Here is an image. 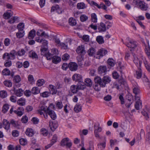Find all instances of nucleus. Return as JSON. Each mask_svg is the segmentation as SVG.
Segmentation results:
<instances>
[{
    "label": "nucleus",
    "mask_w": 150,
    "mask_h": 150,
    "mask_svg": "<svg viewBox=\"0 0 150 150\" xmlns=\"http://www.w3.org/2000/svg\"><path fill=\"white\" fill-rule=\"evenodd\" d=\"M49 87L50 92L52 94L54 95L56 93L57 91L55 86L52 85H50L49 86Z\"/></svg>",
    "instance_id": "5701e85b"
},
{
    "label": "nucleus",
    "mask_w": 150,
    "mask_h": 150,
    "mask_svg": "<svg viewBox=\"0 0 150 150\" xmlns=\"http://www.w3.org/2000/svg\"><path fill=\"white\" fill-rule=\"evenodd\" d=\"M127 39L128 42L126 43L125 45L128 47L132 49L130 50V51L133 50L137 46L136 42L129 38H127Z\"/></svg>",
    "instance_id": "20e7f679"
},
{
    "label": "nucleus",
    "mask_w": 150,
    "mask_h": 150,
    "mask_svg": "<svg viewBox=\"0 0 150 150\" xmlns=\"http://www.w3.org/2000/svg\"><path fill=\"white\" fill-rule=\"evenodd\" d=\"M29 56L32 57L33 58H35L38 57V55L35 52H30Z\"/></svg>",
    "instance_id": "338daca9"
},
{
    "label": "nucleus",
    "mask_w": 150,
    "mask_h": 150,
    "mask_svg": "<svg viewBox=\"0 0 150 150\" xmlns=\"http://www.w3.org/2000/svg\"><path fill=\"white\" fill-rule=\"evenodd\" d=\"M52 62L55 64H57L61 60V58L59 56H53L52 58Z\"/></svg>",
    "instance_id": "bb28decb"
},
{
    "label": "nucleus",
    "mask_w": 150,
    "mask_h": 150,
    "mask_svg": "<svg viewBox=\"0 0 150 150\" xmlns=\"http://www.w3.org/2000/svg\"><path fill=\"white\" fill-rule=\"evenodd\" d=\"M50 107H48L47 108V113L50 115L51 118L53 120H54L57 118V115L55 112L52 110H51Z\"/></svg>",
    "instance_id": "9b49d317"
},
{
    "label": "nucleus",
    "mask_w": 150,
    "mask_h": 150,
    "mask_svg": "<svg viewBox=\"0 0 150 150\" xmlns=\"http://www.w3.org/2000/svg\"><path fill=\"white\" fill-rule=\"evenodd\" d=\"M44 55L46 57L48 60L51 59L52 57V54L49 52H47V53H46Z\"/></svg>",
    "instance_id": "13d9d810"
},
{
    "label": "nucleus",
    "mask_w": 150,
    "mask_h": 150,
    "mask_svg": "<svg viewBox=\"0 0 150 150\" xmlns=\"http://www.w3.org/2000/svg\"><path fill=\"white\" fill-rule=\"evenodd\" d=\"M69 23L70 25L74 26L76 24V20L74 18H70L69 20Z\"/></svg>",
    "instance_id": "c85d7f7f"
},
{
    "label": "nucleus",
    "mask_w": 150,
    "mask_h": 150,
    "mask_svg": "<svg viewBox=\"0 0 150 150\" xmlns=\"http://www.w3.org/2000/svg\"><path fill=\"white\" fill-rule=\"evenodd\" d=\"M69 141V139L68 138H66L63 139L61 142V145L62 146H65L67 144V143Z\"/></svg>",
    "instance_id": "c03bdc74"
},
{
    "label": "nucleus",
    "mask_w": 150,
    "mask_h": 150,
    "mask_svg": "<svg viewBox=\"0 0 150 150\" xmlns=\"http://www.w3.org/2000/svg\"><path fill=\"white\" fill-rule=\"evenodd\" d=\"M3 126L4 128L6 130H8L10 128V123L7 120L4 119L2 121Z\"/></svg>",
    "instance_id": "2eb2a0df"
},
{
    "label": "nucleus",
    "mask_w": 150,
    "mask_h": 150,
    "mask_svg": "<svg viewBox=\"0 0 150 150\" xmlns=\"http://www.w3.org/2000/svg\"><path fill=\"white\" fill-rule=\"evenodd\" d=\"M13 91L14 94L18 97L21 96L23 93V90L21 88L16 89L14 88Z\"/></svg>",
    "instance_id": "ddd939ff"
},
{
    "label": "nucleus",
    "mask_w": 150,
    "mask_h": 150,
    "mask_svg": "<svg viewBox=\"0 0 150 150\" xmlns=\"http://www.w3.org/2000/svg\"><path fill=\"white\" fill-rule=\"evenodd\" d=\"M7 96V92L4 90L0 91V97L2 98H6Z\"/></svg>",
    "instance_id": "ea45409f"
},
{
    "label": "nucleus",
    "mask_w": 150,
    "mask_h": 150,
    "mask_svg": "<svg viewBox=\"0 0 150 150\" xmlns=\"http://www.w3.org/2000/svg\"><path fill=\"white\" fill-rule=\"evenodd\" d=\"M91 20L92 22L96 23L97 22V16L95 13H92L91 14Z\"/></svg>",
    "instance_id": "7c9ffc66"
},
{
    "label": "nucleus",
    "mask_w": 150,
    "mask_h": 150,
    "mask_svg": "<svg viewBox=\"0 0 150 150\" xmlns=\"http://www.w3.org/2000/svg\"><path fill=\"white\" fill-rule=\"evenodd\" d=\"M68 67L69 68V64H68L66 63H64L62 67V69L65 70H66Z\"/></svg>",
    "instance_id": "69168bd1"
},
{
    "label": "nucleus",
    "mask_w": 150,
    "mask_h": 150,
    "mask_svg": "<svg viewBox=\"0 0 150 150\" xmlns=\"http://www.w3.org/2000/svg\"><path fill=\"white\" fill-rule=\"evenodd\" d=\"M98 148H100L101 150H102L105 147L106 143L104 142L103 143H100L98 144L97 145Z\"/></svg>",
    "instance_id": "a19ab883"
},
{
    "label": "nucleus",
    "mask_w": 150,
    "mask_h": 150,
    "mask_svg": "<svg viewBox=\"0 0 150 150\" xmlns=\"http://www.w3.org/2000/svg\"><path fill=\"white\" fill-rule=\"evenodd\" d=\"M82 93H79L74 96L72 98V100L74 102L76 103L77 102L78 99L80 98L82 96Z\"/></svg>",
    "instance_id": "a878e982"
},
{
    "label": "nucleus",
    "mask_w": 150,
    "mask_h": 150,
    "mask_svg": "<svg viewBox=\"0 0 150 150\" xmlns=\"http://www.w3.org/2000/svg\"><path fill=\"white\" fill-rule=\"evenodd\" d=\"M95 49L93 47H91L88 51V54L90 56H92L95 54Z\"/></svg>",
    "instance_id": "e433bc0d"
},
{
    "label": "nucleus",
    "mask_w": 150,
    "mask_h": 150,
    "mask_svg": "<svg viewBox=\"0 0 150 150\" xmlns=\"http://www.w3.org/2000/svg\"><path fill=\"white\" fill-rule=\"evenodd\" d=\"M40 96L43 98H47L48 97L49 95L50 94L47 91H45L44 92L41 93L40 94Z\"/></svg>",
    "instance_id": "e2e57ef3"
},
{
    "label": "nucleus",
    "mask_w": 150,
    "mask_h": 150,
    "mask_svg": "<svg viewBox=\"0 0 150 150\" xmlns=\"http://www.w3.org/2000/svg\"><path fill=\"white\" fill-rule=\"evenodd\" d=\"M98 30L99 32L105 31L106 30V27L105 24L103 23H100Z\"/></svg>",
    "instance_id": "b1692460"
},
{
    "label": "nucleus",
    "mask_w": 150,
    "mask_h": 150,
    "mask_svg": "<svg viewBox=\"0 0 150 150\" xmlns=\"http://www.w3.org/2000/svg\"><path fill=\"white\" fill-rule=\"evenodd\" d=\"M31 121L34 124H38L39 122V120L36 117H33L31 119Z\"/></svg>",
    "instance_id": "774afa93"
},
{
    "label": "nucleus",
    "mask_w": 150,
    "mask_h": 150,
    "mask_svg": "<svg viewBox=\"0 0 150 150\" xmlns=\"http://www.w3.org/2000/svg\"><path fill=\"white\" fill-rule=\"evenodd\" d=\"M77 65L75 63L71 62L69 63V68L71 71H76L77 69Z\"/></svg>",
    "instance_id": "f3484780"
},
{
    "label": "nucleus",
    "mask_w": 150,
    "mask_h": 150,
    "mask_svg": "<svg viewBox=\"0 0 150 150\" xmlns=\"http://www.w3.org/2000/svg\"><path fill=\"white\" fill-rule=\"evenodd\" d=\"M20 144L22 145H25L27 143V140L26 139L21 138L19 140Z\"/></svg>",
    "instance_id": "6e6d98bb"
},
{
    "label": "nucleus",
    "mask_w": 150,
    "mask_h": 150,
    "mask_svg": "<svg viewBox=\"0 0 150 150\" xmlns=\"http://www.w3.org/2000/svg\"><path fill=\"white\" fill-rule=\"evenodd\" d=\"M35 30H31L29 33L28 38L30 39H33L35 35Z\"/></svg>",
    "instance_id": "c9c22d12"
},
{
    "label": "nucleus",
    "mask_w": 150,
    "mask_h": 150,
    "mask_svg": "<svg viewBox=\"0 0 150 150\" xmlns=\"http://www.w3.org/2000/svg\"><path fill=\"white\" fill-rule=\"evenodd\" d=\"M82 78L81 75L77 74H74L72 77V79L75 81H79L81 80Z\"/></svg>",
    "instance_id": "6ab92c4d"
},
{
    "label": "nucleus",
    "mask_w": 150,
    "mask_h": 150,
    "mask_svg": "<svg viewBox=\"0 0 150 150\" xmlns=\"http://www.w3.org/2000/svg\"><path fill=\"white\" fill-rule=\"evenodd\" d=\"M133 57V62L138 68L141 67L142 61L139 60L136 55L134 54H132Z\"/></svg>",
    "instance_id": "1a4fd4ad"
},
{
    "label": "nucleus",
    "mask_w": 150,
    "mask_h": 150,
    "mask_svg": "<svg viewBox=\"0 0 150 150\" xmlns=\"http://www.w3.org/2000/svg\"><path fill=\"white\" fill-rule=\"evenodd\" d=\"M74 110L76 112H78L81 110V106L80 105L76 104L74 106Z\"/></svg>",
    "instance_id": "f704fd0d"
},
{
    "label": "nucleus",
    "mask_w": 150,
    "mask_h": 150,
    "mask_svg": "<svg viewBox=\"0 0 150 150\" xmlns=\"http://www.w3.org/2000/svg\"><path fill=\"white\" fill-rule=\"evenodd\" d=\"M142 113L145 117L146 120H148L149 118L150 115V112L148 109L146 108L144 110L142 111Z\"/></svg>",
    "instance_id": "dca6fc26"
},
{
    "label": "nucleus",
    "mask_w": 150,
    "mask_h": 150,
    "mask_svg": "<svg viewBox=\"0 0 150 150\" xmlns=\"http://www.w3.org/2000/svg\"><path fill=\"white\" fill-rule=\"evenodd\" d=\"M76 52L82 55H84L86 53L84 46L83 45L79 46L76 50Z\"/></svg>",
    "instance_id": "f8f14e48"
},
{
    "label": "nucleus",
    "mask_w": 150,
    "mask_h": 150,
    "mask_svg": "<svg viewBox=\"0 0 150 150\" xmlns=\"http://www.w3.org/2000/svg\"><path fill=\"white\" fill-rule=\"evenodd\" d=\"M88 19V17L85 15H82L80 17V20L82 22L85 21H86Z\"/></svg>",
    "instance_id": "052dcab7"
},
{
    "label": "nucleus",
    "mask_w": 150,
    "mask_h": 150,
    "mask_svg": "<svg viewBox=\"0 0 150 150\" xmlns=\"http://www.w3.org/2000/svg\"><path fill=\"white\" fill-rule=\"evenodd\" d=\"M94 80L95 82L97 84L94 86V88L96 90L99 91L100 89L98 88V84H99L100 87H104L107 84L109 83L111 81V78L108 75L104 76L102 79L99 76H97L95 78Z\"/></svg>",
    "instance_id": "f257e3e1"
},
{
    "label": "nucleus",
    "mask_w": 150,
    "mask_h": 150,
    "mask_svg": "<svg viewBox=\"0 0 150 150\" xmlns=\"http://www.w3.org/2000/svg\"><path fill=\"white\" fill-rule=\"evenodd\" d=\"M13 14V12L11 10H8L4 13L3 15L5 19H8Z\"/></svg>",
    "instance_id": "412c9836"
},
{
    "label": "nucleus",
    "mask_w": 150,
    "mask_h": 150,
    "mask_svg": "<svg viewBox=\"0 0 150 150\" xmlns=\"http://www.w3.org/2000/svg\"><path fill=\"white\" fill-rule=\"evenodd\" d=\"M8 105L7 104H5L3 106L2 111L3 113H5L8 110Z\"/></svg>",
    "instance_id": "5fc2aeb1"
},
{
    "label": "nucleus",
    "mask_w": 150,
    "mask_h": 150,
    "mask_svg": "<svg viewBox=\"0 0 150 150\" xmlns=\"http://www.w3.org/2000/svg\"><path fill=\"white\" fill-rule=\"evenodd\" d=\"M2 74L4 75H10L11 72L8 69L6 68L3 70Z\"/></svg>",
    "instance_id": "de8ad7c7"
},
{
    "label": "nucleus",
    "mask_w": 150,
    "mask_h": 150,
    "mask_svg": "<svg viewBox=\"0 0 150 150\" xmlns=\"http://www.w3.org/2000/svg\"><path fill=\"white\" fill-rule=\"evenodd\" d=\"M44 83V80L43 79H39L37 81V85L38 86L43 85Z\"/></svg>",
    "instance_id": "4d7b16f0"
},
{
    "label": "nucleus",
    "mask_w": 150,
    "mask_h": 150,
    "mask_svg": "<svg viewBox=\"0 0 150 150\" xmlns=\"http://www.w3.org/2000/svg\"><path fill=\"white\" fill-rule=\"evenodd\" d=\"M58 46L61 47L62 49H66L68 48L67 45L66 43L63 42L61 43Z\"/></svg>",
    "instance_id": "0e129e2a"
},
{
    "label": "nucleus",
    "mask_w": 150,
    "mask_h": 150,
    "mask_svg": "<svg viewBox=\"0 0 150 150\" xmlns=\"http://www.w3.org/2000/svg\"><path fill=\"white\" fill-rule=\"evenodd\" d=\"M133 3L135 5L139 6L142 10H146L147 9V4L143 1L133 0Z\"/></svg>",
    "instance_id": "7ed1b4c3"
},
{
    "label": "nucleus",
    "mask_w": 150,
    "mask_h": 150,
    "mask_svg": "<svg viewBox=\"0 0 150 150\" xmlns=\"http://www.w3.org/2000/svg\"><path fill=\"white\" fill-rule=\"evenodd\" d=\"M138 68V70L136 71L135 76L137 79H139L142 76V70L141 67H139Z\"/></svg>",
    "instance_id": "c756f323"
},
{
    "label": "nucleus",
    "mask_w": 150,
    "mask_h": 150,
    "mask_svg": "<svg viewBox=\"0 0 150 150\" xmlns=\"http://www.w3.org/2000/svg\"><path fill=\"white\" fill-rule=\"evenodd\" d=\"M37 35L38 36L42 37L44 36L45 38H47L49 37V35L45 33L42 30H38L37 32Z\"/></svg>",
    "instance_id": "a211bd4d"
},
{
    "label": "nucleus",
    "mask_w": 150,
    "mask_h": 150,
    "mask_svg": "<svg viewBox=\"0 0 150 150\" xmlns=\"http://www.w3.org/2000/svg\"><path fill=\"white\" fill-rule=\"evenodd\" d=\"M10 123L14 127H16L19 126L18 122L15 121L13 119L11 120Z\"/></svg>",
    "instance_id": "864d4df0"
},
{
    "label": "nucleus",
    "mask_w": 150,
    "mask_h": 150,
    "mask_svg": "<svg viewBox=\"0 0 150 150\" xmlns=\"http://www.w3.org/2000/svg\"><path fill=\"white\" fill-rule=\"evenodd\" d=\"M135 100L136 103L135 105V107L137 110H139L142 108V101L140 100V96H137Z\"/></svg>",
    "instance_id": "6e6552de"
},
{
    "label": "nucleus",
    "mask_w": 150,
    "mask_h": 150,
    "mask_svg": "<svg viewBox=\"0 0 150 150\" xmlns=\"http://www.w3.org/2000/svg\"><path fill=\"white\" fill-rule=\"evenodd\" d=\"M98 73L100 74H105L107 71V68L105 66H100L98 69Z\"/></svg>",
    "instance_id": "0eeeda50"
},
{
    "label": "nucleus",
    "mask_w": 150,
    "mask_h": 150,
    "mask_svg": "<svg viewBox=\"0 0 150 150\" xmlns=\"http://www.w3.org/2000/svg\"><path fill=\"white\" fill-rule=\"evenodd\" d=\"M77 8L79 9H84L85 8V5L83 2L79 3L77 4Z\"/></svg>",
    "instance_id": "49530a36"
},
{
    "label": "nucleus",
    "mask_w": 150,
    "mask_h": 150,
    "mask_svg": "<svg viewBox=\"0 0 150 150\" xmlns=\"http://www.w3.org/2000/svg\"><path fill=\"white\" fill-rule=\"evenodd\" d=\"M96 41L99 44H102L104 42L103 38L101 36H98L96 38Z\"/></svg>",
    "instance_id": "4c0bfd02"
},
{
    "label": "nucleus",
    "mask_w": 150,
    "mask_h": 150,
    "mask_svg": "<svg viewBox=\"0 0 150 150\" xmlns=\"http://www.w3.org/2000/svg\"><path fill=\"white\" fill-rule=\"evenodd\" d=\"M82 87H81L79 86L72 85L71 87V90L72 92L74 93H76L78 90L82 89Z\"/></svg>",
    "instance_id": "4468645a"
},
{
    "label": "nucleus",
    "mask_w": 150,
    "mask_h": 150,
    "mask_svg": "<svg viewBox=\"0 0 150 150\" xmlns=\"http://www.w3.org/2000/svg\"><path fill=\"white\" fill-rule=\"evenodd\" d=\"M133 92L135 94V98L137 96H139L140 97L139 94L140 93V90L138 87L137 86L134 87L133 88Z\"/></svg>",
    "instance_id": "2f4dec72"
},
{
    "label": "nucleus",
    "mask_w": 150,
    "mask_h": 150,
    "mask_svg": "<svg viewBox=\"0 0 150 150\" xmlns=\"http://www.w3.org/2000/svg\"><path fill=\"white\" fill-rule=\"evenodd\" d=\"M49 126L51 130L54 131L58 127V125L57 122L50 120L49 122Z\"/></svg>",
    "instance_id": "9d476101"
},
{
    "label": "nucleus",
    "mask_w": 150,
    "mask_h": 150,
    "mask_svg": "<svg viewBox=\"0 0 150 150\" xmlns=\"http://www.w3.org/2000/svg\"><path fill=\"white\" fill-rule=\"evenodd\" d=\"M145 51L146 54L150 59V47L149 45L146 48Z\"/></svg>",
    "instance_id": "680f3d73"
},
{
    "label": "nucleus",
    "mask_w": 150,
    "mask_h": 150,
    "mask_svg": "<svg viewBox=\"0 0 150 150\" xmlns=\"http://www.w3.org/2000/svg\"><path fill=\"white\" fill-rule=\"evenodd\" d=\"M4 84L6 87H11L12 86V83L10 80H5L4 82Z\"/></svg>",
    "instance_id": "72a5a7b5"
},
{
    "label": "nucleus",
    "mask_w": 150,
    "mask_h": 150,
    "mask_svg": "<svg viewBox=\"0 0 150 150\" xmlns=\"http://www.w3.org/2000/svg\"><path fill=\"white\" fill-rule=\"evenodd\" d=\"M85 84L87 86L91 87L92 85V83L91 80L89 78H87L85 81Z\"/></svg>",
    "instance_id": "58836bf2"
},
{
    "label": "nucleus",
    "mask_w": 150,
    "mask_h": 150,
    "mask_svg": "<svg viewBox=\"0 0 150 150\" xmlns=\"http://www.w3.org/2000/svg\"><path fill=\"white\" fill-rule=\"evenodd\" d=\"M19 31H23L24 28V24L23 23H20L17 26Z\"/></svg>",
    "instance_id": "37998d69"
},
{
    "label": "nucleus",
    "mask_w": 150,
    "mask_h": 150,
    "mask_svg": "<svg viewBox=\"0 0 150 150\" xmlns=\"http://www.w3.org/2000/svg\"><path fill=\"white\" fill-rule=\"evenodd\" d=\"M107 52V50L104 48H101L99 49L97 52L96 58L100 59L103 56L105 55Z\"/></svg>",
    "instance_id": "423d86ee"
},
{
    "label": "nucleus",
    "mask_w": 150,
    "mask_h": 150,
    "mask_svg": "<svg viewBox=\"0 0 150 150\" xmlns=\"http://www.w3.org/2000/svg\"><path fill=\"white\" fill-rule=\"evenodd\" d=\"M32 93L34 95L39 93L40 92V88L37 87H33L31 90Z\"/></svg>",
    "instance_id": "cd10ccee"
},
{
    "label": "nucleus",
    "mask_w": 150,
    "mask_h": 150,
    "mask_svg": "<svg viewBox=\"0 0 150 150\" xmlns=\"http://www.w3.org/2000/svg\"><path fill=\"white\" fill-rule=\"evenodd\" d=\"M25 99L23 98H21L19 99L17 101V103L20 106H23L25 104Z\"/></svg>",
    "instance_id": "393cba45"
},
{
    "label": "nucleus",
    "mask_w": 150,
    "mask_h": 150,
    "mask_svg": "<svg viewBox=\"0 0 150 150\" xmlns=\"http://www.w3.org/2000/svg\"><path fill=\"white\" fill-rule=\"evenodd\" d=\"M41 133L44 136H47L48 134V131L47 130L44 129L42 128L41 129Z\"/></svg>",
    "instance_id": "3c124183"
},
{
    "label": "nucleus",
    "mask_w": 150,
    "mask_h": 150,
    "mask_svg": "<svg viewBox=\"0 0 150 150\" xmlns=\"http://www.w3.org/2000/svg\"><path fill=\"white\" fill-rule=\"evenodd\" d=\"M102 130V128L100 126L99 123H95L94 126V135L96 138H100L99 133L101 132Z\"/></svg>",
    "instance_id": "f03ea898"
},
{
    "label": "nucleus",
    "mask_w": 150,
    "mask_h": 150,
    "mask_svg": "<svg viewBox=\"0 0 150 150\" xmlns=\"http://www.w3.org/2000/svg\"><path fill=\"white\" fill-rule=\"evenodd\" d=\"M146 141L148 143H150V130L148 131L146 133L145 137Z\"/></svg>",
    "instance_id": "79ce46f5"
},
{
    "label": "nucleus",
    "mask_w": 150,
    "mask_h": 150,
    "mask_svg": "<svg viewBox=\"0 0 150 150\" xmlns=\"http://www.w3.org/2000/svg\"><path fill=\"white\" fill-rule=\"evenodd\" d=\"M108 64L111 67H113L115 65V61L112 59L109 58L107 61Z\"/></svg>",
    "instance_id": "473e14b6"
},
{
    "label": "nucleus",
    "mask_w": 150,
    "mask_h": 150,
    "mask_svg": "<svg viewBox=\"0 0 150 150\" xmlns=\"http://www.w3.org/2000/svg\"><path fill=\"white\" fill-rule=\"evenodd\" d=\"M69 58V55L67 54H64L62 56V59L64 61H66L68 60Z\"/></svg>",
    "instance_id": "bf43d9fd"
},
{
    "label": "nucleus",
    "mask_w": 150,
    "mask_h": 150,
    "mask_svg": "<svg viewBox=\"0 0 150 150\" xmlns=\"http://www.w3.org/2000/svg\"><path fill=\"white\" fill-rule=\"evenodd\" d=\"M15 51L13 50L10 53H5L3 55L2 57L3 59H13L15 57Z\"/></svg>",
    "instance_id": "39448f33"
},
{
    "label": "nucleus",
    "mask_w": 150,
    "mask_h": 150,
    "mask_svg": "<svg viewBox=\"0 0 150 150\" xmlns=\"http://www.w3.org/2000/svg\"><path fill=\"white\" fill-rule=\"evenodd\" d=\"M21 81V78L18 75H17L14 76L13 79V81L14 82L18 83Z\"/></svg>",
    "instance_id": "603ef678"
},
{
    "label": "nucleus",
    "mask_w": 150,
    "mask_h": 150,
    "mask_svg": "<svg viewBox=\"0 0 150 150\" xmlns=\"http://www.w3.org/2000/svg\"><path fill=\"white\" fill-rule=\"evenodd\" d=\"M24 35V32L23 31H19L16 33V35L17 38H22Z\"/></svg>",
    "instance_id": "8fccbe9b"
},
{
    "label": "nucleus",
    "mask_w": 150,
    "mask_h": 150,
    "mask_svg": "<svg viewBox=\"0 0 150 150\" xmlns=\"http://www.w3.org/2000/svg\"><path fill=\"white\" fill-rule=\"evenodd\" d=\"M47 47H42L40 50L42 54L44 55L47 52Z\"/></svg>",
    "instance_id": "09e8293b"
},
{
    "label": "nucleus",
    "mask_w": 150,
    "mask_h": 150,
    "mask_svg": "<svg viewBox=\"0 0 150 150\" xmlns=\"http://www.w3.org/2000/svg\"><path fill=\"white\" fill-rule=\"evenodd\" d=\"M37 111L38 113L41 115H42L43 114V113L47 112V108L46 109L44 106H42Z\"/></svg>",
    "instance_id": "aec40b11"
},
{
    "label": "nucleus",
    "mask_w": 150,
    "mask_h": 150,
    "mask_svg": "<svg viewBox=\"0 0 150 150\" xmlns=\"http://www.w3.org/2000/svg\"><path fill=\"white\" fill-rule=\"evenodd\" d=\"M25 133L26 135L29 137H32L34 134L33 129L31 128H27Z\"/></svg>",
    "instance_id": "4be33fe9"
},
{
    "label": "nucleus",
    "mask_w": 150,
    "mask_h": 150,
    "mask_svg": "<svg viewBox=\"0 0 150 150\" xmlns=\"http://www.w3.org/2000/svg\"><path fill=\"white\" fill-rule=\"evenodd\" d=\"M56 106L59 109H61L63 107V105L62 102L57 101L56 103Z\"/></svg>",
    "instance_id": "a18cd8bd"
}]
</instances>
